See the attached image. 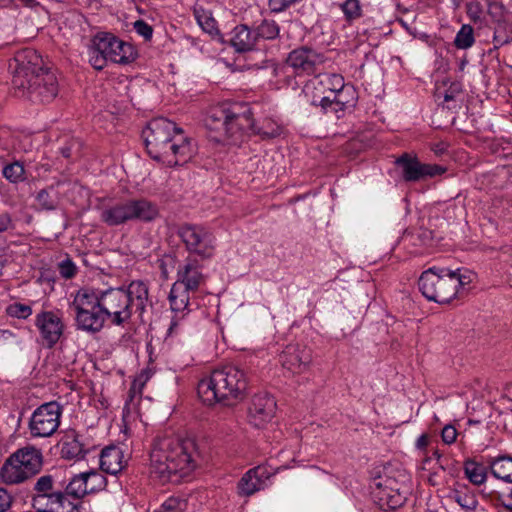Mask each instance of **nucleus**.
I'll list each match as a JSON object with an SVG mask.
<instances>
[{"mask_svg": "<svg viewBox=\"0 0 512 512\" xmlns=\"http://www.w3.org/2000/svg\"><path fill=\"white\" fill-rule=\"evenodd\" d=\"M143 137L150 157L168 167L187 163L195 152L192 140L166 118L152 119L143 131Z\"/></svg>", "mask_w": 512, "mask_h": 512, "instance_id": "obj_1", "label": "nucleus"}, {"mask_svg": "<svg viewBox=\"0 0 512 512\" xmlns=\"http://www.w3.org/2000/svg\"><path fill=\"white\" fill-rule=\"evenodd\" d=\"M198 456L192 439L158 438L150 453L151 473L161 481L178 482L196 468Z\"/></svg>", "mask_w": 512, "mask_h": 512, "instance_id": "obj_2", "label": "nucleus"}, {"mask_svg": "<svg viewBox=\"0 0 512 512\" xmlns=\"http://www.w3.org/2000/svg\"><path fill=\"white\" fill-rule=\"evenodd\" d=\"M97 300L111 325L124 327L132 315L140 317L151 304L148 284L141 280L131 281L127 286L95 290Z\"/></svg>", "mask_w": 512, "mask_h": 512, "instance_id": "obj_3", "label": "nucleus"}, {"mask_svg": "<svg viewBox=\"0 0 512 512\" xmlns=\"http://www.w3.org/2000/svg\"><path fill=\"white\" fill-rule=\"evenodd\" d=\"M246 372L235 365H225L214 369L208 378L198 383V395L208 405L222 403L233 406L242 401L247 393Z\"/></svg>", "mask_w": 512, "mask_h": 512, "instance_id": "obj_4", "label": "nucleus"}, {"mask_svg": "<svg viewBox=\"0 0 512 512\" xmlns=\"http://www.w3.org/2000/svg\"><path fill=\"white\" fill-rule=\"evenodd\" d=\"M474 278L475 274L465 267L451 269L433 266L422 272L418 287L427 300L448 304L461 297Z\"/></svg>", "mask_w": 512, "mask_h": 512, "instance_id": "obj_5", "label": "nucleus"}, {"mask_svg": "<svg viewBox=\"0 0 512 512\" xmlns=\"http://www.w3.org/2000/svg\"><path fill=\"white\" fill-rule=\"evenodd\" d=\"M238 104L221 103L211 107L205 118L206 127L219 134V140L236 144L243 132L252 126L249 111H240Z\"/></svg>", "mask_w": 512, "mask_h": 512, "instance_id": "obj_6", "label": "nucleus"}, {"mask_svg": "<svg viewBox=\"0 0 512 512\" xmlns=\"http://www.w3.org/2000/svg\"><path fill=\"white\" fill-rule=\"evenodd\" d=\"M159 216L158 205L146 198L127 199L106 206L100 219L108 226H119L132 221L152 222Z\"/></svg>", "mask_w": 512, "mask_h": 512, "instance_id": "obj_7", "label": "nucleus"}, {"mask_svg": "<svg viewBox=\"0 0 512 512\" xmlns=\"http://www.w3.org/2000/svg\"><path fill=\"white\" fill-rule=\"evenodd\" d=\"M55 485L54 475L39 476L31 489L32 508L40 512H77V503L69 500L63 489Z\"/></svg>", "mask_w": 512, "mask_h": 512, "instance_id": "obj_8", "label": "nucleus"}, {"mask_svg": "<svg viewBox=\"0 0 512 512\" xmlns=\"http://www.w3.org/2000/svg\"><path fill=\"white\" fill-rule=\"evenodd\" d=\"M42 465V452L35 447L27 446L14 452L4 462L0 477L5 484H19L38 474Z\"/></svg>", "mask_w": 512, "mask_h": 512, "instance_id": "obj_9", "label": "nucleus"}, {"mask_svg": "<svg viewBox=\"0 0 512 512\" xmlns=\"http://www.w3.org/2000/svg\"><path fill=\"white\" fill-rule=\"evenodd\" d=\"M70 307L75 312V326L78 330L98 333L103 329L107 318L97 300L95 289L78 290Z\"/></svg>", "mask_w": 512, "mask_h": 512, "instance_id": "obj_10", "label": "nucleus"}, {"mask_svg": "<svg viewBox=\"0 0 512 512\" xmlns=\"http://www.w3.org/2000/svg\"><path fill=\"white\" fill-rule=\"evenodd\" d=\"M120 39L108 32H99L90 41L88 45V61L96 70H102L110 61L112 63L127 65L132 63L137 57V51L134 47H126L129 55L116 57L117 53L113 48L120 47Z\"/></svg>", "mask_w": 512, "mask_h": 512, "instance_id": "obj_11", "label": "nucleus"}, {"mask_svg": "<svg viewBox=\"0 0 512 512\" xmlns=\"http://www.w3.org/2000/svg\"><path fill=\"white\" fill-rule=\"evenodd\" d=\"M401 476V480L387 475L373 479L370 485L371 495L381 510H395L406 502L410 488L406 483L407 477Z\"/></svg>", "mask_w": 512, "mask_h": 512, "instance_id": "obj_12", "label": "nucleus"}, {"mask_svg": "<svg viewBox=\"0 0 512 512\" xmlns=\"http://www.w3.org/2000/svg\"><path fill=\"white\" fill-rule=\"evenodd\" d=\"M9 70L12 73V86L16 91L26 87L31 78H36L47 69L43 67L41 56L34 49L26 48L15 53L9 61Z\"/></svg>", "mask_w": 512, "mask_h": 512, "instance_id": "obj_13", "label": "nucleus"}, {"mask_svg": "<svg viewBox=\"0 0 512 512\" xmlns=\"http://www.w3.org/2000/svg\"><path fill=\"white\" fill-rule=\"evenodd\" d=\"M177 235L186 250L201 259L211 258L216 247L214 234L203 225L184 223L178 227Z\"/></svg>", "mask_w": 512, "mask_h": 512, "instance_id": "obj_14", "label": "nucleus"}, {"mask_svg": "<svg viewBox=\"0 0 512 512\" xmlns=\"http://www.w3.org/2000/svg\"><path fill=\"white\" fill-rule=\"evenodd\" d=\"M61 415L62 407L56 401L40 405L29 421L31 435L40 438L50 437L58 429Z\"/></svg>", "mask_w": 512, "mask_h": 512, "instance_id": "obj_15", "label": "nucleus"}, {"mask_svg": "<svg viewBox=\"0 0 512 512\" xmlns=\"http://www.w3.org/2000/svg\"><path fill=\"white\" fill-rule=\"evenodd\" d=\"M25 86L23 89L16 90L15 94L35 103H49L58 94V81L50 70L42 71L41 75L31 78Z\"/></svg>", "mask_w": 512, "mask_h": 512, "instance_id": "obj_16", "label": "nucleus"}, {"mask_svg": "<svg viewBox=\"0 0 512 512\" xmlns=\"http://www.w3.org/2000/svg\"><path fill=\"white\" fill-rule=\"evenodd\" d=\"M357 101L356 88L352 84H347L333 96H324L319 102L312 101V105L320 106L325 114H334L339 119L346 110L354 108Z\"/></svg>", "mask_w": 512, "mask_h": 512, "instance_id": "obj_17", "label": "nucleus"}, {"mask_svg": "<svg viewBox=\"0 0 512 512\" xmlns=\"http://www.w3.org/2000/svg\"><path fill=\"white\" fill-rule=\"evenodd\" d=\"M324 61V55L317 50L301 46L288 54L286 64L293 69L297 76H304L315 73Z\"/></svg>", "mask_w": 512, "mask_h": 512, "instance_id": "obj_18", "label": "nucleus"}, {"mask_svg": "<svg viewBox=\"0 0 512 512\" xmlns=\"http://www.w3.org/2000/svg\"><path fill=\"white\" fill-rule=\"evenodd\" d=\"M396 164L402 169V177L407 182H416L428 177L441 175L446 168L436 164H423L416 157L403 154L396 160Z\"/></svg>", "mask_w": 512, "mask_h": 512, "instance_id": "obj_19", "label": "nucleus"}, {"mask_svg": "<svg viewBox=\"0 0 512 512\" xmlns=\"http://www.w3.org/2000/svg\"><path fill=\"white\" fill-rule=\"evenodd\" d=\"M276 401L267 392H260L253 395L248 407V420L256 428L267 424L275 415Z\"/></svg>", "mask_w": 512, "mask_h": 512, "instance_id": "obj_20", "label": "nucleus"}, {"mask_svg": "<svg viewBox=\"0 0 512 512\" xmlns=\"http://www.w3.org/2000/svg\"><path fill=\"white\" fill-rule=\"evenodd\" d=\"M35 326L47 347L52 348L64 331L62 318L53 311H42L36 315Z\"/></svg>", "mask_w": 512, "mask_h": 512, "instance_id": "obj_21", "label": "nucleus"}, {"mask_svg": "<svg viewBox=\"0 0 512 512\" xmlns=\"http://www.w3.org/2000/svg\"><path fill=\"white\" fill-rule=\"evenodd\" d=\"M280 362L288 371L300 373L311 362V352L305 347L290 345L280 355Z\"/></svg>", "mask_w": 512, "mask_h": 512, "instance_id": "obj_22", "label": "nucleus"}, {"mask_svg": "<svg viewBox=\"0 0 512 512\" xmlns=\"http://www.w3.org/2000/svg\"><path fill=\"white\" fill-rule=\"evenodd\" d=\"M269 477L270 473L264 466H257L248 470L238 483V493L243 496H250L264 489Z\"/></svg>", "mask_w": 512, "mask_h": 512, "instance_id": "obj_23", "label": "nucleus"}, {"mask_svg": "<svg viewBox=\"0 0 512 512\" xmlns=\"http://www.w3.org/2000/svg\"><path fill=\"white\" fill-rule=\"evenodd\" d=\"M203 281L202 268L197 259L188 257L179 264L175 282L197 291Z\"/></svg>", "mask_w": 512, "mask_h": 512, "instance_id": "obj_24", "label": "nucleus"}, {"mask_svg": "<svg viewBox=\"0 0 512 512\" xmlns=\"http://www.w3.org/2000/svg\"><path fill=\"white\" fill-rule=\"evenodd\" d=\"M101 471L116 475L124 468V454L117 446H107L102 449L99 456Z\"/></svg>", "mask_w": 512, "mask_h": 512, "instance_id": "obj_25", "label": "nucleus"}, {"mask_svg": "<svg viewBox=\"0 0 512 512\" xmlns=\"http://www.w3.org/2000/svg\"><path fill=\"white\" fill-rule=\"evenodd\" d=\"M228 41L235 51L240 53L251 51L257 42L254 30L244 24L234 27Z\"/></svg>", "mask_w": 512, "mask_h": 512, "instance_id": "obj_26", "label": "nucleus"}, {"mask_svg": "<svg viewBox=\"0 0 512 512\" xmlns=\"http://www.w3.org/2000/svg\"><path fill=\"white\" fill-rule=\"evenodd\" d=\"M193 292H195V290L187 288L180 283L174 282L168 297L172 311H190V293Z\"/></svg>", "mask_w": 512, "mask_h": 512, "instance_id": "obj_27", "label": "nucleus"}, {"mask_svg": "<svg viewBox=\"0 0 512 512\" xmlns=\"http://www.w3.org/2000/svg\"><path fill=\"white\" fill-rule=\"evenodd\" d=\"M85 455L84 445L74 432L64 436L61 442V456L67 460H79Z\"/></svg>", "mask_w": 512, "mask_h": 512, "instance_id": "obj_28", "label": "nucleus"}, {"mask_svg": "<svg viewBox=\"0 0 512 512\" xmlns=\"http://www.w3.org/2000/svg\"><path fill=\"white\" fill-rule=\"evenodd\" d=\"M491 474L504 482L512 483V456L491 457L488 460Z\"/></svg>", "mask_w": 512, "mask_h": 512, "instance_id": "obj_29", "label": "nucleus"}, {"mask_svg": "<svg viewBox=\"0 0 512 512\" xmlns=\"http://www.w3.org/2000/svg\"><path fill=\"white\" fill-rule=\"evenodd\" d=\"M69 500L75 502L88 494L84 473L74 474L63 490Z\"/></svg>", "mask_w": 512, "mask_h": 512, "instance_id": "obj_30", "label": "nucleus"}, {"mask_svg": "<svg viewBox=\"0 0 512 512\" xmlns=\"http://www.w3.org/2000/svg\"><path fill=\"white\" fill-rule=\"evenodd\" d=\"M194 16L199 24V26L202 28V30L212 36H219L220 32L217 27V22L213 18L212 13L204 8H195L194 10Z\"/></svg>", "mask_w": 512, "mask_h": 512, "instance_id": "obj_31", "label": "nucleus"}, {"mask_svg": "<svg viewBox=\"0 0 512 512\" xmlns=\"http://www.w3.org/2000/svg\"><path fill=\"white\" fill-rule=\"evenodd\" d=\"M2 176L11 184L22 183L27 179L24 165L20 161L6 163L2 168Z\"/></svg>", "mask_w": 512, "mask_h": 512, "instance_id": "obj_32", "label": "nucleus"}, {"mask_svg": "<svg viewBox=\"0 0 512 512\" xmlns=\"http://www.w3.org/2000/svg\"><path fill=\"white\" fill-rule=\"evenodd\" d=\"M464 473L474 485H482L487 479L486 468L471 459L464 462Z\"/></svg>", "mask_w": 512, "mask_h": 512, "instance_id": "obj_33", "label": "nucleus"}, {"mask_svg": "<svg viewBox=\"0 0 512 512\" xmlns=\"http://www.w3.org/2000/svg\"><path fill=\"white\" fill-rule=\"evenodd\" d=\"M451 498L461 507L465 512L476 511L479 506L477 496L466 490H455Z\"/></svg>", "mask_w": 512, "mask_h": 512, "instance_id": "obj_34", "label": "nucleus"}, {"mask_svg": "<svg viewBox=\"0 0 512 512\" xmlns=\"http://www.w3.org/2000/svg\"><path fill=\"white\" fill-rule=\"evenodd\" d=\"M256 40H274L279 36L280 28L276 21L264 19L254 30Z\"/></svg>", "mask_w": 512, "mask_h": 512, "instance_id": "obj_35", "label": "nucleus"}, {"mask_svg": "<svg viewBox=\"0 0 512 512\" xmlns=\"http://www.w3.org/2000/svg\"><path fill=\"white\" fill-rule=\"evenodd\" d=\"M512 41V27L505 21H497V24L494 28L493 42L494 47L498 49L499 47L506 45Z\"/></svg>", "mask_w": 512, "mask_h": 512, "instance_id": "obj_36", "label": "nucleus"}, {"mask_svg": "<svg viewBox=\"0 0 512 512\" xmlns=\"http://www.w3.org/2000/svg\"><path fill=\"white\" fill-rule=\"evenodd\" d=\"M83 473L85 481L87 482L88 494L96 493L98 491L103 490L106 487L107 480L102 473L96 470H90Z\"/></svg>", "mask_w": 512, "mask_h": 512, "instance_id": "obj_37", "label": "nucleus"}, {"mask_svg": "<svg viewBox=\"0 0 512 512\" xmlns=\"http://www.w3.org/2000/svg\"><path fill=\"white\" fill-rule=\"evenodd\" d=\"M474 42V30L472 26L467 24L462 25L455 36L454 45L458 49H468L474 44Z\"/></svg>", "mask_w": 512, "mask_h": 512, "instance_id": "obj_38", "label": "nucleus"}, {"mask_svg": "<svg viewBox=\"0 0 512 512\" xmlns=\"http://www.w3.org/2000/svg\"><path fill=\"white\" fill-rule=\"evenodd\" d=\"M340 9L347 22H353L362 17V5L360 0H345L340 4Z\"/></svg>", "mask_w": 512, "mask_h": 512, "instance_id": "obj_39", "label": "nucleus"}, {"mask_svg": "<svg viewBox=\"0 0 512 512\" xmlns=\"http://www.w3.org/2000/svg\"><path fill=\"white\" fill-rule=\"evenodd\" d=\"M53 188L40 190L35 197L37 209L51 211L57 207V199L51 195Z\"/></svg>", "mask_w": 512, "mask_h": 512, "instance_id": "obj_40", "label": "nucleus"}, {"mask_svg": "<svg viewBox=\"0 0 512 512\" xmlns=\"http://www.w3.org/2000/svg\"><path fill=\"white\" fill-rule=\"evenodd\" d=\"M320 83L325 85V87L330 91L331 94L329 96H333L348 84L345 83L343 76L340 74H326L320 80Z\"/></svg>", "mask_w": 512, "mask_h": 512, "instance_id": "obj_41", "label": "nucleus"}, {"mask_svg": "<svg viewBox=\"0 0 512 512\" xmlns=\"http://www.w3.org/2000/svg\"><path fill=\"white\" fill-rule=\"evenodd\" d=\"M185 503L176 497H169L153 512H183Z\"/></svg>", "mask_w": 512, "mask_h": 512, "instance_id": "obj_42", "label": "nucleus"}, {"mask_svg": "<svg viewBox=\"0 0 512 512\" xmlns=\"http://www.w3.org/2000/svg\"><path fill=\"white\" fill-rule=\"evenodd\" d=\"M263 139L276 138L281 134V128L276 123L267 120L256 131Z\"/></svg>", "mask_w": 512, "mask_h": 512, "instance_id": "obj_43", "label": "nucleus"}, {"mask_svg": "<svg viewBox=\"0 0 512 512\" xmlns=\"http://www.w3.org/2000/svg\"><path fill=\"white\" fill-rule=\"evenodd\" d=\"M7 313L12 317L26 319L32 314V309L28 305L14 303L8 306Z\"/></svg>", "mask_w": 512, "mask_h": 512, "instance_id": "obj_44", "label": "nucleus"}, {"mask_svg": "<svg viewBox=\"0 0 512 512\" xmlns=\"http://www.w3.org/2000/svg\"><path fill=\"white\" fill-rule=\"evenodd\" d=\"M58 271L63 278L71 279L76 274V266L70 258H66L58 264Z\"/></svg>", "mask_w": 512, "mask_h": 512, "instance_id": "obj_45", "label": "nucleus"}, {"mask_svg": "<svg viewBox=\"0 0 512 512\" xmlns=\"http://www.w3.org/2000/svg\"><path fill=\"white\" fill-rule=\"evenodd\" d=\"M134 30L137 34L142 36L145 40H150L153 34V28L144 20H137L134 22Z\"/></svg>", "mask_w": 512, "mask_h": 512, "instance_id": "obj_46", "label": "nucleus"}, {"mask_svg": "<svg viewBox=\"0 0 512 512\" xmlns=\"http://www.w3.org/2000/svg\"><path fill=\"white\" fill-rule=\"evenodd\" d=\"M458 435L459 434L457 429L451 424H447L442 428L441 438L442 441L447 445L453 444L456 441Z\"/></svg>", "mask_w": 512, "mask_h": 512, "instance_id": "obj_47", "label": "nucleus"}, {"mask_svg": "<svg viewBox=\"0 0 512 512\" xmlns=\"http://www.w3.org/2000/svg\"><path fill=\"white\" fill-rule=\"evenodd\" d=\"M13 497L4 488H0V512H7L12 505Z\"/></svg>", "mask_w": 512, "mask_h": 512, "instance_id": "obj_48", "label": "nucleus"}, {"mask_svg": "<svg viewBox=\"0 0 512 512\" xmlns=\"http://www.w3.org/2000/svg\"><path fill=\"white\" fill-rule=\"evenodd\" d=\"M13 227L12 217L7 211H0V234L7 232Z\"/></svg>", "mask_w": 512, "mask_h": 512, "instance_id": "obj_49", "label": "nucleus"}, {"mask_svg": "<svg viewBox=\"0 0 512 512\" xmlns=\"http://www.w3.org/2000/svg\"><path fill=\"white\" fill-rule=\"evenodd\" d=\"M462 88L461 84L458 82H454L450 85V87L446 90L444 94V101L449 102L456 98V95L461 93Z\"/></svg>", "mask_w": 512, "mask_h": 512, "instance_id": "obj_50", "label": "nucleus"}, {"mask_svg": "<svg viewBox=\"0 0 512 512\" xmlns=\"http://www.w3.org/2000/svg\"><path fill=\"white\" fill-rule=\"evenodd\" d=\"M288 0H269V8L271 12L280 13L289 8Z\"/></svg>", "mask_w": 512, "mask_h": 512, "instance_id": "obj_51", "label": "nucleus"}, {"mask_svg": "<svg viewBox=\"0 0 512 512\" xmlns=\"http://www.w3.org/2000/svg\"><path fill=\"white\" fill-rule=\"evenodd\" d=\"M120 47L119 48H113V50L115 51V53H117V56L116 57H122L123 55H129V52H128V49H126V47H134L132 44L128 43V42H124L122 40H120Z\"/></svg>", "mask_w": 512, "mask_h": 512, "instance_id": "obj_52", "label": "nucleus"}, {"mask_svg": "<svg viewBox=\"0 0 512 512\" xmlns=\"http://www.w3.org/2000/svg\"><path fill=\"white\" fill-rule=\"evenodd\" d=\"M431 231L428 230H420L417 234L418 239L421 241L422 244L427 245L429 244V241L431 240Z\"/></svg>", "mask_w": 512, "mask_h": 512, "instance_id": "obj_53", "label": "nucleus"}, {"mask_svg": "<svg viewBox=\"0 0 512 512\" xmlns=\"http://www.w3.org/2000/svg\"><path fill=\"white\" fill-rule=\"evenodd\" d=\"M428 443H429L428 436L426 434H422L420 437H418V439L416 441V447L418 449H424L427 447Z\"/></svg>", "mask_w": 512, "mask_h": 512, "instance_id": "obj_54", "label": "nucleus"}, {"mask_svg": "<svg viewBox=\"0 0 512 512\" xmlns=\"http://www.w3.org/2000/svg\"><path fill=\"white\" fill-rule=\"evenodd\" d=\"M15 339V335L9 330H0V342H7Z\"/></svg>", "mask_w": 512, "mask_h": 512, "instance_id": "obj_55", "label": "nucleus"}, {"mask_svg": "<svg viewBox=\"0 0 512 512\" xmlns=\"http://www.w3.org/2000/svg\"><path fill=\"white\" fill-rule=\"evenodd\" d=\"M61 153L65 158H69L71 155V149L69 147L61 148Z\"/></svg>", "mask_w": 512, "mask_h": 512, "instance_id": "obj_56", "label": "nucleus"}, {"mask_svg": "<svg viewBox=\"0 0 512 512\" xmlns=\"http://www.w3.org/2000/svg\"><path fill=\"white\" fill-rule=\"evenodd\" d=\"M499 512H512V505H504Z\"/></svg>", "mask_w": 512, "mask_h": 512, "instance_id": "obj_57", "label": "nucleus"}, {"mask_svg": "<svg viewBox=\"0 0 512 512\" xmlns=\"http://www.w3.org/2000/svg\"><path fill=\"white\" fill-rule=\"evenodd\" d=\"M433 150H434L436 153H442V152H443V148H441L439 145H437L435 148H433Z\"/></svg>", "mask_w": 512, "mask_h": 512, "instance_id": "obj_58", "label": "nucleus"}, {"mask_svg": "<svg viewBox=\"0 0 512 512\" xmlns=\"http://www.w3.org/2000/svg\"><path fill=\"white\" fill-rule=\"evenodd\" d=\"M433 455L437 458V459H440L441 457V454L438 452V450H435Z\"/></svg>", "mask_w": 512, "mask_h": 512, "instance_id": "obj_59", "label": "nucleus"}, {"mask_svg": "<svg viewBox=\"0 0 512 512\" xmlns=\"http://www.w3.org/2000/svg\"><path fill=\"white\" fill-rule=\"evenodd\" d=\"M508 497H509L510 499H512V487L510 488V491H509Z\"/></svg>", "mask_w": 512, "mask_h": 512, "instance_id": "obj_60", "label": "nucleus"}]
</instances>
